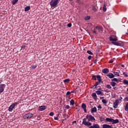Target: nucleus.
Segmentation results:
<instances>
[{"mask_svg": "<svg viewBox=\"0 0 128 128\" xmlns=\"http://www.w3.org/2000/svg\"><path fill=\"white\" fill-rule=\"evenodd\" d=\"M92 120H96L94 117L92 115L88 114L85 118H83L82 124L89 127L88 128H100V125L98 124L94 123L92 126V122H92Z\"/></svg>", "mask_w": 128, "mask_h": 128, "instance_id": "1", "label": "nucleus"}, {"mask_svg": "<svg viewBox=\"0 0 128 128\" xmlns=\"http://www.w3.org/2000/svg\"><path fill=\"white\" fill-rule=\"evenodd\" d=\"M58 2H60V0H52L50 2V4L52 8H56V6L58 4Z\"/></svg>", "mask_w": 128, "mask_h": 128, "instance_id": "2", "label": "nucleus"}, {"mask_svg": "<svg viewBox=\"0 0 128 128\" xmlns=\"http://www.w3.org/2000/svg\"><path fill=\"white\" fill-rule=\"evenodd\" d=\"M32 116H34V114L29 112L25 115H24V116H23V118H24V120H26V118L28 120L30 119V118H32Z\"/></svg>", "mask_w": 128, "mask_h": 128, "instance_id": "3", "label": "nucleus"}, {"mask_svg": "<svg viewBox=\"0 0 128 128\" xmlns=\"http://www.w3.org/2000/svg\"><path fill=\"white\" fill-rule=\"evenodd\" d=\"M18 102H16L12 104L8 108V110L9 112H12V110L14 108V106H18Z\"/></svg>", "mask_w": 128, "mask_h": 128, "instance_id": "4", "label": "nucleus"}, {"mask_svg": "<svg viewBox=\"0 0 128 128\" xmlns=\"http://www.w3.org/2000/svg\"><path fill=\"white\" fill-rule=\"evenodd\" d=\"M118 104H120V100H116L114 102L113 108H118Z\"/></svg>", "mask_w": 128, "mask_h": 128, "instance_id": "5", "label": "nucleus"}, {"mask_svg": "<svg viewBox=\"0 0 128 128\" xmlns=\"http://www.w3.org/2000/svg\"><path fill=\"white\" fill-rule=\"evenodd\" d=\"M5 88H6V84H0V93L4 92V90Z\"/></svg>", "mask_w": 128, "mask_h": 128, "instance_id": "6", "label": "nucleus"}, {"mask_svg": "<svg viewBox=\"0 0 128 128\" xmlns=\"http://www.w3.org/2000/svg\"><path fill=\"white\" fill-rule=\"evenodd\" d=\"M112 44H114V46H118L122 45V42L121 41H118V42H112Z\"/></svg>", "mask_w": 128, "mask_h": 128, "instance_id": "7", "label": "nucleus"}, {"mask_svg": "<svg viewBox=\"0 0 128 128\" xmlns=\"http://www.w3.org/2000/svg\"><path fill=\"white\" fill-rule=\"evenodd\" d=\"M114 38V36H111L110 37V42H116L118 40V38Z\"/></svg>", "mask_w": 128, "mask_h": 128, "instance_id": "8", "label": "nucleus"}, {"mask_svg": "<svg viewBox=\"0 0 128 128\" xmlns=\"http://www.w3.org/2000/svg\"><path fill=\"white\" fill-rule=\"evenodd\" d=\"M46 106H42L39 107V110L40 112H42L43 110H46Z\"/></svg>", "mask_w": 128, "mask_h": 128, "instance_id": "9", "label": "nucleus"}, {"mask_svg": "<svg viewBox=\"0 0 128 128\" xmlns=\"http://www.w3.org/2000/svg\"><path fill=\"white\" fill-rule=\"evenodd\" d=\"M96 28L98 30L99 32H102V26H96Z\"/></svg>", "mask_w": 128, "mask_h": 128, "instance_id": "10", "label": "nucleus"}, {"mask_svg": "<svg viewBox=\"0 0 128 128\" xmlns=\"http://www.w3.org/2000/svg\"><path fill=\"white\" fill-rule=\"evenodd\" d=\"M92 98H93L94 100H98V96H96V93L94 92L92 94Z\"/></svg>", "mask_w": 128, "mask_h": 128, "instance_id": "11", "label": "nucleus"}, {"mask_svg": "<svg viewBox=\"0 0 128 128\" xmlns=\"http://www.w3.org/2000/svg\"><path fill=\"white\" fill-rule=\"evenodd\" d=\"M82 108H83V110H84V112H86V104H82Z\"/></svg>", "mask_w": 128, "mask_h": 128, "instance_id": "12", "label": "nucleus"}, {"mask_svg": "<svg viewBox=\"0 0 128 128\" xmlns=\"http://www.w3.org/2000/svg\"><path fill=\"white\" fill-rule=\"evenodd\" d=\"M106 76L109 78H114V75L112 73H109Z\"/></svg>", "mask_w": 128, "mask_h": 128, "instance_id": "13", "label": "nucleus"}, {"mask_svg": "<svg viewBox=\"0 0 128 128\" xmlns=\"http://www.w3.org/2000/svg\"><path fill=\"white\" fill-rule=\"evenodd\" d=\"M120 122V120H118V119H116V120H114L113 118H112V124H118Z\"/></svg>", "mask_w": 128, "mask_h": 128, "instance_id": "14", "label": "nucleus"}, {"mask_svg": "<svg viewBox=\"0 0 128 128\" xmlns=\"http://www.w3.org/2000/svg\"><path fill=\"white\" fill-rule=\"evenodd\" d=\"M112 126L108 124H104L102 125V128H112Z\"/></svg>", "mask_w": 128, "mask_h": 128, "instance_id": "15", "label": "nucleus"}, {"mask_svg": "<svg viewBox=\"0 0 128 128\" xmlns=\"http://www.w3.org/2000/svg\"><path fill=\"white\" fill-rule=\"evenodd\" d=\"M96 94L98 96H104V92H102L100 90H97L96 92Z\"/></svg>", "mask_w": 128, "mask_h": 128, "instance_id": "16", "label": "nucleus"}, {"mask_svg": "<svg viewBox=\"0 0 128 128\" xmlns=\"http://www.w3.org/2000/svg\"><path fill=\"white\" fill-rule=\"evenodd\" d=\"M110 70H108V68H105L102 70V72H103V74H108Z\"/></svg>", "mask_w": 128, "mask_h": 128, "instance_id": "17", "label": "nucleus"}, {"mask_svg": "<svg viewBox=\"0 0 128 128\" xmlns=\"http://www.w3.org/2000/svg\"><path fill=\"white\" fill-rule=\"evenodd\" d=\"M92 114H94V112H96V108L94 107L91 109Z\"/></svg>", "mask_w": 128, "mask_h": 128, "instance_id": "18", "label": "nucleus"}, {"mask_svg": "<svg viewBox=\"0 0 128 128\" xmlns=\"http://www.w3.org/2000/svg\"><path fill=\"white\" fill-rule=\"evenodd\" d=\"M97 80L98 82H102V77L100 75L96 76Z\"/></svg>", "mask_w": 128, "mask_h": 128, "instance_id": "19", "label": "nucleus"}, {"mask_svg": "<svg viewBox=\"0 0 128 128\" xmlns=\"http://www.w3.org/2000/svg\"><path fill=\"white\" fill-rule=\"evenodd\" d=\"M30 10V6H27L25 8H24V11L25 12H28V10Z\"/></svg>", "mask_w": 128, "mask_h": 128, "instance_id": "20", "label": "nucleus"}, {"mask_svg": "<svg viewBox=\"0 0 128 128\" xmlns=\"http://www.w3.org/2000/svg\"><path fill=\"white\" fill-rule=\"evenodd\" d=\"M110 84L112 86H116V82H110Z\"/></svg>", "mask_w": 128, "mask_h": 128, "instance_id": "21", "label": "nucleus"}, {"mask_svg": "<svg viewBox=\"0 0 128 128\" xmlns=\"http://www.w3.org/2000/svg\"><path fill=\"white\" fill-rule=\"evenodd\" d=\"M106 122H112V118H106Z\"/></svg>", "mask_w": 128, "mask_h": 128, "instance_id": "22", "label": "nucleus"}, {"mask_svg": "<svg viewBox=\"0 0 128 128\" xmlns=\"http://www.w3.org/2000/svg\"><path fill=\"white\" fill-rule=\"evenodd\" d=\"M18 2V0H12V4H13V6H14V4H16V2Z\"/></svg>", "mask_w": 128, "mask_h": 128, "instance_id": "23", "label": "nucleus"}, {"mask_svg": "<svg viewBox=\"0 0 128 128\" xmlns=\"http://www.w3.org/2000/svg\"><path fill=\"white\" fill-rule=\"evenodd\" d=\"M70 104H72V106H74V100H71L70 101Z\"/></svg>", "mask_w": 128, "mask_h": 128, "instance_id": "24", "label": "nucleus"}, {"mask_svg": "<svg viewBox=\"0 0 128 128\" xmlns=\"http://www.w3.org/2000/svg\"><path fill=\"white\" fill-rule=\"evenodd\" d=\"M112 82H118V80L116 78H114L111 80Z\"/></svg>", "mask_w": 128, "mask_h": 128, "instance_id": "25", "label": "nucleus"}, {"mask_svg": "<svg viewBox=\"0 0 128 128\" xmlns=\"http://www.w3.org/2000/svg\"><path fill=\"white\" fill-rule=\"evenodd\" d=\"M70 80L69 78H67L66 79L64 80V82L66 83V82H70Z\"/></svg>", "mask_w": 128, "mask_h": 128, "instance_id": "26", "label": "nucleus"}, {"mask_svg": "<svg viewBox=\"0 0 128 128\" xmlns=\"http://www.w3.org/2000/svg\"><path fill=\"white\" fill-rule=\"evenodd\" d=\"M125 110H126V112H128V102L126 103V104L125 106Z\"/></svg>", "mask_w": 128, "mask_h": 128, "instance_id": "27", "label": "nucleus"}, {"mask_svg": "<svg viewBox=\"0 0 128 128\" xmlns=\"http://www.w3.org/2000/svg\"><path fill=\"white\" fill-rule=\"evenodd\" d=\"M103 12H106V7L105 4L103 6Z\"/></svg>", "mask_w": 128, "mask_h": 128, "instance_id": "28", "label": "nucleus"}, {"mask_svg": "<svg viewBox=\"0 0 128 128\" xmlns=\"http://www.w3.org/2000/svg\"><path fill=\"white\" fill-rule=\"evenodd\" d=\"M100 84V81L96 82L95 84L94 85V86H98Z\"/></svg>", "mask_w": 128, "mask_h": 128, "instance_id": "29", "label": "nucleus"}, {"mask_svg": "<svg viewBox=\"0 0 128 128\" xmlns=\"http://www.w3.org/2000/svg\"><path fill=\"white\" fill-rule=\"evenodd\" d=\"M92 10L95 12H98V10L96 9V6H92Z\"/></svg>", "mask_w": 128, "mask_h": 128, "instance_id": "30", "label": "nucleus"}, {"mask_svg": "<svg viewBox=\"0 0 128 128\" xmlns=\"http://www.w3.org/2000/svg\"><path fill=\"white\" fill-rule=\"evenodd\" d=\"M123 82L124 84H128V80H123Z\"/></svg>", "mask_w": 128, "mask_h": 128, "instance_id": "31", "label": "nucleus"}, {"mask_svg": "<svg viewBox=\"0 0 128 128\" xmlns=\"http://www.w3.org/2000/svg\"><path fill=\"white\" fill-rule=\"evenodd\" d=\"M106 88H108L109 90H110V88H112V86H110V84H107L106 86Z\"/></svg>", "mask_w": 128, "mask_h": 128, "instance_id": "32", "label": "nucleus"}, {"mask_svg": "<svg viewBox=\"0 0 128 128\" xmlns=\"http://www.w3.org/2000/svg\"><path fill=\"white\" fill-rule=\"evenodd\" d=\"M114 76H120V73L118 72H114Z\"/></svg>", "mask_w": 128, "mask_h": 128, "instance_id": "33", "label": "nucleus"}, {"mask_svg": "<svg viewBox=\"0 0 128 128\" xmlns=\"http://www.w3.org/2000/svg\"><path fill=\"white\" fill-rule=\"evenodd\" d=\"M84 19L86 20H88L90 19V16H87L85 17Z\"/></svg>", "mask_w": 128, "mask_h": 128, "instance_id": "34", "label": "nucleus"}, {"mask_svg": "<svg viewBox=\"0 0 128 128\" xmlns=\"http://www.w3.org/2000/svg\"><path fill=\"white\" fill-rule=\"evenodd\" d=\"M102 102L103 104H106L108 103V101H106V100L105 99H103V100H102Z\"/></svg>", "mask_w": 128, "mask_h": 128, "instance_id": "35", "label": "nucleus"}, {"mask_svg": "<svg viewBox=\"0 0 128 128\" xmlns=\"http://www.w3.org/2000/svg\"><path fill=\"white\" fill-rule=\"evenodd\" d=\"M87 54H92V55L94 54L92 52H91L90 50H88V51H87Z\"/></svg>", "mask_w": 128, "mask_h": 128, "instance_id": "36", "label": "nucleus"}, {"mask_svg": "<svg viewBox=\"0 0 128 128\" xmlns=\"http://www.w3.org/2000/svg\"><path fill=\"white\" fill-rule=\"evenodd\" d=\"M92 80H96V77L94 76H92Z\"/></svg>", "mask_w": 128, "mask_h": 128, "instance_id": "37", "label": "nucleus"}, {"mask_svg": "<svg viewBox=\"0 0 128 128\" xmlns=\"http://www.w3.org/2000/svg\"><path fill=\"white\" fill-rule=\"evenodd\" d=\"M36 68V66L34 65L32 66V70H34Z\"/></svg>", "mask_w": 128, "mask_h": 128, "instance_id": "38", "label": "nucleus"}, {"mask_svg": "<svg viewBox=\"0 0 128 128\" xmlns=\"http://www.w3.org/2000/svg\"><path fill=\"white\" fill-rule=\"evenodd\" d=\"M123 74L124 76L128 77V74H126V72H123Z\"/></svg>", "mask_w": 128, "mask_h": 128, "instance_id": "39", "label": "nucleus"}, {"mask_svg": "<svg viewBox=\"0 0 128 128\" xmlns=\"http://www.w3.org/2000/svg\"><path fill=\"white\" fill-rule=\"evenodd\" d=\"M71 92H68L66 94V96H70V94Z\"/></svg>", "mask_w": 128, "mask_h": 128, "instance_id": "40", "label": "nucleus"}, {"mask_svg": "<svg viewBox=\"0 0 128 128\" xmlns=\"http://www.w3.org/2000/svg\"><path fill=\"white\" fill-rule=\"evenodd\" d=\"M68 28H72V24L71 23L68 24Z\"/></svg>", "mask_w": 128, "mask_h": 128, "instance_id": "41", "label": "nucleus"}, {"mask_svg": "<svg viewBox=\"0 0 128 128\" xmlns=\"http://www.w3.org/2000/svg\"><path fill=\"white\" fill-rule=\"evenodd\" d=\"M67 110H68V108H70V106L68 105H66V106H65Z\"/></svg>", "mask_w": 128, "mask_h": 128, "instance_id": "42", "label": "nucleus"}, {"mask_svg": "<svg viewBox=\"0 0 128 128\" xmlns=\"http://www.w3.org/2000/svg\"><path fill=\"white\" fill-rule=\"evenodd\" d=\"M54 114V112H50V114H49V115L51 116H52Z\"/></svg>", "mask_w": 128, "mask_h": 128, "instance_id": "43", "label": "nucleus"}, {"mask_svg": "<svg viewBox=\"0 0 128 128\" xmlns=\"http://www.w3.org/2000/svg\"><path fill=\"white\" fill-rule=\"evenodd\" d=\"M88 60H92V56H89L88 57Z\"/></svg>", "mask_w": 128, "mask_h": 128, "instance_id": "44", "label": "nucleus"}, {"mask_svg": "<svg viewBox=\"0 0 128 128\" xmlns=\"http://www.w3.org/2000/svg\"><path fill=\"white\" fill-rule=\"evenodd\" d=\"M110 64H112L114 62V60H112L109 62Z\"/></svg>", "mask_w": 128, "mask_h": 128, "instance_id": "45", "label": "nucleus"}, {"mask_svg": "<svg viewBox=\"0 0 128 128\" xmlns=\"http://www.w3.org/2000/svg\"><path fill=\"white\" fill-rule=\"evenodd\" d=\"M63 116H64V117L66 116L67 118H68V116L66 114H64Z\"/></svg>", "mask_w": 128, "mask_h": 128, "instance_id": "46", "label": "nucleus"}, {"mask_svg": "<svg viewBox=\"0 0 128 128\" xmlns=\"http://www.w3.org/2000/svg\"><path fill=\"white\" fill-rule=\"evenodd\" d=\"M76 2H77L78 4H80V0H76Z\"/></svg>", "mask_w": 128, "mask_h": 128, "instance_id": "47", "label": "nucleus"}, {"mask_svg": "<svg viewBox=\"0 0 128 128\" xmlns=\"http://www.w3.org/2000/svg\"><path fill=\"white\" fill-rule=\"evenodd\" d=\"M104 92H109V91L108 90H105Z\"/></svg>", "mask_w": 128, "mask_h": 128, "instance_id": "48", "label": "nucleus"}, {"mask_svg": "<svg viewBox=\"0 0 128 128\" xmlns=\"http://www.w3.org/2000/svg\"><path fill=\"white\" fill-rule=\"evenodd\" d=\"M98 108H102V106L100 105H99L98 106Z\"/></svg>", "mask_w": 128, "mask_h": 128, "instance_id": "49", "label": "nucleus"}, {"mask_svg": "<svg viewBox=\"0 0 128 128\" xmlns=\"http://www.w3.org/2000/svg\"><path fill=\"white\" fill-rule=\"evenodd\" d=\"M113 89L116 90H118V87H114V88H113Z\"/></svg>", "mask_w": 128, "mask_h": 128, "instance_id": "50", "label": "nucleus"}, {"mask_svg": "<svg viewBox=\"0 0 128 128\" xmlns=\"http://www.w3.org/2000/svg\"><path fill=\"white\" fill-rule=\"evenodd\" d=\"M93 32H94V34H96V30H94L93 31Z\"/></svg>", "mask_w": 128, "mask_h": 128, "instance_id": "51", "label": "nucleus"}, {"mask_svg": "<svg viewBox=\"0 0 128 128\" xmlns=\"http://www.w3.org/2000/svg\"><path fill=\"white\" fill-rule=\"evenodd\" d=\"M122 100V98L120 96V98H119V100Z\"/></svg>", "mask_w": 128, "mask_h": 128, "instance_id": "52", "label": "nucleus"}, {"mask_svg": "<svg viewBox=\"0 0 128 128\" xmlns=\"http://www.w3.org/2000/svg\"><path fill=\"white\" fill-rule=\"evenodd\" d=\"M54 120H58V116H56V117H54Z\"/></svg>", "mask_w": 128, "mask_h": 128, "instance_id": "53", "label": "nucleus"}, {"mask_svg": "<svg viewBox=\"0 0 128 128\" xmlns=\"http://www.w3.org/2000/svg\"><path fill=\"white\" fill-rule=\"evenodd\" d=\"M72 124H76V121L74 120L72 122Z\"/></svg>", "mask_w": 128, "mask_h": 128, "instance_id": "54", "label": "nucleus"}, {"mask_svg": "<svg viewBox=\"0 0 128 128\" xmlns=\"http://www.w3.org/2000/svg\"><path fill=\"white\" fill-rule=\"evenodd\" d=\"M100 100H102V98H104V97L102 96V97H100Z\"/></svg>", "mask_w": 128, "mask_h": 128, "instance_id": "55", "label": "nucleus"}, {"mask_svg": "<svg viewBox=\"0 0 128 128\" xmlns=\"http://www.w3.org/2000/svg\"><path fill=\"white\" fill-rule=\"evenodd\" d=\"M121 66H122V68H124V64H122V65H121Z\"/></svg>", "mask_w": 128, "mask_h": 128, "instance_id": "56", "label": "nucleus"}, {"mask_svg": "<svg viewBox=\"0 0 128 128\" xmlns=\"http://www.w3.org/2000/svg\"><path fill=\"white\" fill-rule=\"evenodd\" d=\"M100 118L101 122H102V118L101 117H100Z\"/></svg>", "mask_w": 128, "mask_h": 128, "instance_id": "57", "label": "nucleus"}, {"mask_svg": "<svg viewBox=\"0 0 128 128\" xmlns=\"http://www.w3.org/2000/svg\"><path fill=\"white\" fill-rule=\"evenodd\" d=\"M94 64H96V60H94Z\"/></svg>", "mask_w": 128, "mask_h": 128, "instance_id": "58", "label": "nucleus"}, {"mask_svg": "<svg viewBox=\"0 0 128 128\" xmlns=\"http://www.w3.org/2000/svg\"><path fill=\"white\" fill-rule=\"evenodd\" d=\"M98 90H101V89H100V88H98Z\"/></svg>", "mask_w": 128, "mask_h": 128, "instance_id": "59", "label": "nucleus"}, {"mask_svg": "<svg viewBox=\"0 0 128 128\" xmlns=\"http://www.w3.org/2000/svg\"><path fill=\"white\" fill-rule=\"evenodd\" d=\"M70 92H71V94H72V93H74V91H72Z\"/></svg>", "mask_w": 128, "mask_h": 128, "instance_id": "60", "label": "nucleus"}, {"mask_svg": "<svg viewBox=\"0 0 128 128\" xmlns=\"http://www.w3.org/2000/svg\"><path fill=\"white\" fill-rule=\"evenodd\" d=\"M98 88V87L96 86H95V88Z\"/></svg>", "mask_w": 128, "mask_h": 128, "instance_id": "61", "label": "nucleus"}, {"mask_svg": "<svg viewBox=\"0 0 128 128\" xmlns=\"http://www.w3.org/2000/svg\"><path fill=\"white\" fill-rule=\"evenodd\" d=\"M100 82H102V81H101Z\"/></svg>", "mask_w": 128, "mask_h": 128, "instance_id": "62", "label": "nucleus"}, {"mask_svg": "<svg viewBox=\"0 0 128 128\" xmlns=\"http://www.w3.org/2000/svg\"><path fill=\"white\" fill-rule=\"evenodd\" d=\"M127 36H128V33H126Z\"/></svg>", "mask_w": 128, "mask_h": 128, "instance_id": "63", "label": "nucleus"}, {"mask_svg": "<svg viewBox=\"0 0 128 128\" xmlns=\"http://www.w3.org/2000/svg\"><path fill=\"white\" fill-rule=\"evenodd\" d=\"M127 91L128 92V88H127Z\"/></svg>", "mask_w": 128, "mask_h": 128, "instance_id": "64", "label": "nucleus"}]
</instances>
